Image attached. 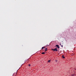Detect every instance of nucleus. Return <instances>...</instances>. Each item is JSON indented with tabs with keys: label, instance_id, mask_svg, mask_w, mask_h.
I'll return each mask as SVG.
<instances>
[{
	"label": "nucleus",
	"instance_id": "1",
	"mask_svg": "<svg viewBox=\"0 0 76 76\" xmlns=\"http://www.w3.org/2000/svg\"><path fill=\"white\" fill-rule=\"evenodd\" d=\"M71 76H76V71H72V74Z\"/></svg>",
	"mask_w": 76,
	"mask_h": 76
},
{
	"label": "nucleus",
	"instance_id": "2",
	"mask_svg": "<svg viewBox=\"0 0 76 76\" xmlns=\"http://www.w3.org/2000/svg\"><path fill=\"white\" fill-rule=\"evenodd\" d=\"M52 50H53V51H58L57 48H55L54 49H52Z\"/></svg>",
	"mask_w": 76,
	"mask_h": 76
},
{
	"label": "nucleus",
	"instance_id": "3",
	"mask_svg": "<svg viewBox=\"0 0 76 76\" xmlns=\"http://www.w3.org/2000/svg\"><path fill=\"white\" fill-rule=\"evenodd\" d=\"M56 46L58 48H60V46H59V45H56Z\"/></svg>",
	"mask_w": 76,
	"mask_h": 76
},
{
	"label": "nucleus",
	"instance_id": "4",
	"mask_svg": "<svg viewBox=\"0 0 76 76\" xmlns=\"http://www.w3.org/2000/svg\"><path fill=\"white\" fill-rule=\"evenodd\" d=\"M62 57L63 58H65V57H64V55H63L62 56Z\"/></svg>",
	"mask_w": 76,
	"mask_h": 76
},
{
	"label": "nucleus",
	"instance_id": "5",
	"mask_svg": "<svg viewBox=\"0 0 76 76\" xmlns=\"http://www.w3.org/2000/svg\"><path fill=\"white\" fill-rule=\"evenodd\" d=\"M47 51V48H46L45 49V52Z\"/></svg>",
	"mask_w": 76,
	"mask_h": 76
},
{
	"label": "nucleus",
	"instance_id": "6",
	"mask_svg": "<svg viewBox=\"0 0 76 76\" xmlns=\"http://www.w3.org/2000/svg\"><path fill=\"white\" fill-rule=\"evenodd\" d=\"M51 61V60H49L48 61V63H50V62Z\"/></svg>",
	"mask_w": 76,
	"mask_h": 76
},
{
	"label": "nucleus",
	"instance_id": "7",
	"mask_svg": "<svg viewBox=\"0 0 76 76\" xmlns=\"http://www.w3.org/2000/svg\"><path fill=\"white\" fill-rule=\"evenodd\" d=\"M42 54H45V53L44 52H43L42 53Z\"/></svg>",
	"mask_w": 76,
	"mask_h": 76
},
{
	"label": "nucleus",
	"instance_id": "8",
	"mask_svg": "<svg viewBox=\"0 0 76 76\" xmlns=\"http://www.w3.org/2000/svg\"><path fill=\"white\" fill-rule=\"evenodd\" d=\"M44 47H42V49H44Z\"/></svg>",
	"mask_w": 76,
	"mask_h": 76
},
{
	"label": "nucleus",
	"instance_id": "9",
	"mask_svg": "<svg viewBox=\"0 0 76 76\" xmlns=\"http://www.w3.org/2000/svg\"><path fill=\"white\" fill-rule=\"evenodd\" d=\"M28 66H31V64H29L28 65Z\"/></svg>",
	"mask_w": 76,
	"mask_h": 76
},
{
	"label": "nucleus",
	"instance_id": "10",
	"mask_svg": "<svg viewBox=\"0 0 76 76\" xmlns=\"http://www.w3.org/2000/svg\"><path fill=\"white\" fill-rule=\"evenodd\" d=\"M61 46L62 47H63V45H62Z\"/></svg>",
	"mask_w": 76,
	"mask_h": 76
},
{
	"label": "nucleus",
	"instance_id": "11",
	"mask_svg": "<svg viewBox=\"0 0 76 76\" xmlns=\"http://www.w3.org/2000/svg\"><path fill=\"white\" fill-rule=\"evenodd\" d=\"M60 45H61V44H60Z\"/></svg>",
	"mask_w": 76,
	"mask_h": 76
}]
</instances>
